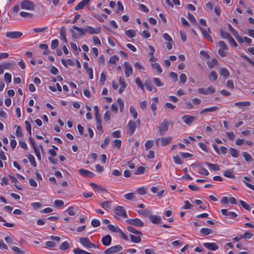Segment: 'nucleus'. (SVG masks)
I'll use <instances>...</instances> for the list:
<instances>
[{
  "instance_id": "dca6fc26",
  "label": "nucleus",
  "mask_w": 254,
  "mask_h": 254,
  "mask_svg": "<svg viewBox=\"0 0 254 254\" xmlns=\"http://www.w3.org/2000/svg\"><path fill=\"white\" fill-rule=\"evenodd\" d=\"M203 246L211 251H216L218 249V246L214 243H204Z\"/></svg>"
},
{
  "instance_id": "ddd939ff",
  "label": "nucleus",
  "mask_w": 254,
  "mask_h": 254,
  "mask_svg": "<svg viewBox=\"0 0 254 254\" xmlns=\"http://www.w3.org/2000/svg\"><path fill=\"white\" fill-rule=\"evenodd\" d=\"M195 117L190 115H184L182 117V120L187 125H190L195 120Z\"/></svg>"
},
{
  "instance_id": "72a5a7b5",
  "label": "nucleus",
  "mask_w": 254,
  "mask_h": 254,
  "mask_svg": "<svg viewBox=\"0 0 254 254\" xmlns=\"http://www.w3.org/2000/svg\"><path fill=\"white\" fill-rule=\"evenodd\" d=\"M126 35L129 38H132L136 36V32L134 30L129 29L126 31Z\"/></svg>"
},
{
  "instance_id": "338daca9",
  "label": "nucleus",
  "mask_w": 254,
  "mask_h": 254,
  "mask_svg": "<svg viewBox=\"0 0 254 254\" xmlns=\"http://www.w3.org/2000/svg\"><path fill=\"white\" fill-rule=\"evenodd\" d=\"M4 80L7 83H9L11 81V75L8 73H5L4 76Z\"/></svg>"
},
{
  "instance_id": "49530a36",
  "label": "nucleus",
  "mask_w": 254,
  "mask_h": 254,
  "mask_svg": "<svg viewBox=\"0 0 254 254\" xmlns=\"http://www.w3.org/2000/svg\"><path fill=\"white\" fill-rule=\"evenodd\" d=\"M0 221L3 222V225L6 227H13L14 226V225L12 223L6 222L5 220L1 216H0Z\"/></svg>"
},
{
  "instance_id": "ea45409f",
  "label": "nucleus",
  "mask_w": 254,
  "mask_h": 254,
  "mask_svg": "<svg viewBox=\"0 0 254 254\" xmlns=\"http://www.w3.org/2000/svg\"><path fill=\"white\" fill-rule=\"evenodd\" d=\"M144 85L146 86L147 89L149 91H151L153 89V86L151 81L147 80L144 83Z\"/></svg>"
},
{
  "instance_id": "69168bd1",
  "label": "nucleus",
  "mask_w": 254,
  "mask_h": 254,
  "mask_svg": "<svg viewBox=\"0 0 254 254\" xmlns=\"http://www.w3.org/2000/svg\"><path fill=\"white\" fill-rule=\"evenodd\" d=\"M111 201H105L102 203V207L104 209L110 208Z\"/></svg>"
},
{
  "instance_id": "0eeeda50",
  "label": "nucleus",
  "mask_w": 254,
  "mask_h": 254,
  "mask_svg": "<svg viewBox=\"0 0 254 254\" xmlns=\"http://www.w3.org/2000/svg\"><path fill=\"white\" fill-rule=\"evenodd\" d=\"M123 249V247L119 245L112 246L104 251L105 254H114L121 251Z\"/></svg>"
},
{
  "instance_id": "37998d69",
  "label": "nucleus",
  "mask_w": 254,
  "mask_h": 254,
  "mask_svg": "<svg viewBox=\"0 0 254 254\" xmlns=\"http://www.w3.org/2000/svg\"><path fill=\"white\" fill-rule=\"evenodd\" d=\"M135 83L137 85L139 88H140L143 91H144V88L143 84L139 77H137L135 79Z\"/></svg>"
},
{
  "instance_id": "58836bf2",
  "label": "nucleus",
  "mask_w": 254,
  "mask_h": 254,
  "mask_svg": "<svg viewBox=\"0 0 254 254\" xmlns=\"http://www.w3.org/2000/svg\"><path fill=\"white\" fill-rule=\"evenodd\" d=\"M137 212L141 215L146 216L148 215H149L151 213V211L147 209H145L138 210Z\"/></svg>"
},
{
  "instance_id": "774afa93",
  "label": "nucleus",
  "mask_w": 254,
  "mask_h": 254,
  "mask_svg": "<svg viewBox=\"0 0 254 254\" xmlns=\"http://www.w3.org/2000/svg\"><path fill=\"white\" fill-rule=\"evenodd\" d=\"M64 204V201L61 200H56L54 201V205L56 207H60Z\"/></svg>"
},
{
  "instance_id": "f3484780",
  "label": "nucleus",
  "mask_w": 254,
  "mask_h": 254,
  "mask_svg": "<svg viewBox=\"0 0 254 254\" xmlns=\"http://www.w3.org/2000/svg\"><path fill=\"white\" fill-rule=\"evenodd\" d=\"M148 217L150 221L153 224H157L161 222V218L160 216L154 215H149Z\"/></svg>"
},
{
  "instance_id": "79ce46f5",
  "label": "nucleus",
  "mask_w": 254,
  "mask_h": 254,
  "mask_svg": "<svg viewBox=\"0 0 254 254\" xmlns=\"http://www.w3.org/2000/svg\"><path fill=\"white\" fill-rule=\"evenodd\" d=\"M145 171V168L142 166H139L138 167L137 170L135 171L134 174L135 175H141L143 174Z\"/></svg>"
},
{
  "instance_id": "5701e85b",
  "label": "nucleus",
  "mask_w": 254,
  "mask_h": 254,
  "mask_svg": "<svg viewBox=\"0 0 254 254\" xmlns=\"http://www.w3.org/2000/svg\"><path fill=\"white\" fill-rule=\"evenodd\" d=\"M11 181L14 184V186L19 190H21L22 188L18 185V183H19L17 179L14 176L9 175H8Z\"/></svg>"
},
{
  "instance_id": "6ab92c4d",
  "label": "nucleus",
  "mask_w": 254,
  "mask_h": 254,
  "mask_svg": "<svg viewBox=\"0 0 254 254\" xmlns=\"http://www.w3.org/2000/svg\"><path fill=\"white\" fill-rule=\"evenodd\" d=\"M90 1V0H82L74 7V9L79 10L83 9L85 5L88 4Z\"/></svg>"
},
{
  "instance_id": "4468645a",
  "label": "nucleus",
  "mask_w": 254,
  "mask_h": 254,
  "mask_svg": "<svg viewBox=\"0 0 254 254\" xmlns=\"http://www.w3.org/2000/svg\"><path fill=\"white\" fill-rule=\"evenodd\" d=\"M78 172L81 175L85 177L92 178L94 176V174L91 171H88L84 169H80Z\"/></svg>"
},
{
  "instance_id": "e433bc0d",
  "label": "nucleus",
  "mask_w": 254,
  "mask_h": 254,
  "mask_svg": "<svg viewBox=\"0 0 254 254\" xmlns=\"http://www.w3.org/2000/svg\"><path fill=\"white\" fill-rule=\"evenodd\" d=\"M242 155L246 161L251 162L253 160L252 156L248 153L243 152H242Z\"/></svg>"
},
{
  "instance_id": "c756f323",
  "label": "nucleus",
  "mask_w": 254,
  "mask_h": 254,
  "mask_svg": "<svg viewBox=\"0 0 254 254\" xmlns=\"http://www.w3.org/2000/svg\"><path fill=\"white\" fill-rule=\"evenodd\" d=\"M220 34L223 39H226L228 40L230 37H231L230 34L225 31H224L223 29H221L220 30Z\"/></svg>"
},
{
  "instance_id": "603ef678",
  "label": "nucleus",
  "mask_w": 254,
  "mask_h": 254,
  "mask_svg": "<svg viewBox=\"0 0 254 254\" xmlns=\"http://www.w3.org/2000/svg\"><path fill=\"white\" fill-rule=\"evenodd\" d=\"M119 60V58L117 55H114L112 56L109 59V63L112 64H116L117 61Z\"/></svg>"
},
{
  "instance_id": "0e129e2a",
  "label": "nucleus",
  "mask_w": 254,
  "mask_h": 254,
  "mask_svg": "<svg viewBox=\"0 0 254 254\" xmlns=\"http://www.w3.org/2000/svg\"><path fill=\"white\" fill-rule=\"evenodd\" d=\"M218 45L220 47H221L223 50H228V47L225 44V43L223 41H220L218 42Z\"/></svg>"
},
{
  "instance_id": "6e6552de",
  "label": "nucleus",
  "mask_w": 254,
  "mask_h": 254,
  "mask_svg": "<svg viewBox=\"0 0 254 254\" xmlns=\"http://www.w3.org/2000/svg\"><path fill=\"white\" fill-rule=\"evenodd\" d=\"M197 91L200 94L203 95H207L209 93H213L215 92V89L211 86H209L207 88H199L197 89Z\"/></svg>"
},
{
  "instance_id": "a18cd8bd",
  "label": "nucleus",
  "mask_w": 254,
  "mask_h": 254,
  "mask_svg": "<svg viewBox=\"0 0 254 254\" xmlns=\"http://www.w3.org/2000/svg\"><path fill=\"white\" fill-rule=\"evenodd\" d=\"M200 232L204 235H208L211 233V230L203 228L200 229Z\"/></svg>"
},
{
  "instance_id": "393cba45",
  "label": "nucleus",
  "mask_w": 254,
  "mask_h": 254,
  "mask_svg": "<svg viewBox=\"0 0 254 254\" xmlns=\"http://www.w3.org/2000/svg\"><path fill=\"white\" fill-rule=\"evenodd\" d=\"M66 29L65 27H62L60 31V36L61 37V39L63 41H64L65 42H67L65 33H66Z\"/></svg>"
},
{
  "instance_id": "c9c22d12",
  "label": "nucleus",
  "mask_w": 254,
  "mask_h": 254,
  "mask_svg": "<svg viewBox=\"0 0 254 254\" xmlns=\"http://www.w3.org/2000/svg\"><path fill=\"white\" fill-rule=\"evenodd\" d=\"M230 153L233 157L237 158L239 156V151L236 149L230 148Z\"/></svg>"
},
{
  "instance_id": "423d86ee",
  "label": "nucleus",
  "mask_w": 254,
  "mask_h": 254,
  "mask_svg": "<svg viewBox=\"0 0 254 254\" xmlns=\"http://www.w3.org/2000/svg\"><path fill=\"white\" fill-rule=\"evenodd\" d=\"M171 140L172 137L171 136L163 137L157 138L156 143L157 145L160 144L162 146H165L171 142Z\"/></svg>"
},
{
  "instance_id": "6e6d98bb",
  "label": "nucleus",
  "mask_w": 254,
  "mask_h": 254,
  "mask_svg": "<svg viewBox=\"0 0 254 254\" xmlns=\"http://www.w3.org/2000/svg\"><path fill=\"white\" fill-rule=\"evenodd\" d=\"M153 145V143L152 141L148 140L146 141V142L145 143V146L146 150H148L150 148H151Z\"/></svg>"
},
{
  "instance_id": "a211bd4d",
  "label": "nucleus",
  "mask_w": 254,
  "mask_h": 254,
  "mask_svg": "<svg viewBox=\"0 0 254 254\" xmlns=\"http://www.w3.org/2000/svg\"><path fill=\"white\" fill-rule=\"evenodd\" d=\"M101 242L105 246H109L112 242V238L109 235H107L102 238Z\"/></svg>"
},
{
  "instance_id": "2f4dec72",
  "label": "nucleus",
  "mask_w": 254,
  "mask_h": 254,
  "mask_svg": "<svg viewBox=\"0 0 254 254\" xmlns=\"http://www.w3.org/2000/svg\"><path fill=\"white\" fill-rule=\"evenodd\" d=\"M217 60L213 58L211 61H208L207 64L209 68H212L218 64Z\"/></svg>"
},
{
  "instance_id": "1a4fd4ad",
  "label": "nucleus",
  "mask_w": 254,
  "mask_h": 254,
  "mask_svg": "<svg viewBox=\"0 0 254 254\" xmlns=\"http://www.w3.org/2000/svg\"><path fill=\"white\" fill-rule=\"evenodd\" d=\"M125 67V73L127 77H129L133 73V70L131 65L127 62H125L124 64Z\"/></svg>"
},
{
  "instance_id": "7ed1b4c3",
  "label": "nucleus",
  "mask_w": 254,
  "mask_h": 254,
  "mask_svg": "<svg viewBox=\"0 0 254 254\" xmlns=\"http://www.w3.org/2000/svg\"><path fill=\"white\" fill-rule=\"evenodd\" d=\"M21 8L29 10H33L35 7V3L29 0H24L20 3Z\"/></svg>"
},
{
  "instance_id": "c85d7f7f",
  "label": "nucleus",
  "mask_w": 254,
  "mask_h": 254,
  "mask_svg": "<svg viewBox=\"0 0 254 254\" xmlns=\"http://www.w3.org/2000/svg\"><path fill=\"white\" fill-rule=\"evenodd\" d=\"M234 105L235 106H241V107H245V106H249L251 105L250 101H243V102H235L234 103Z\"/></svg>"
},
{
  "instance_id": "8fccbe9b",
  "label": "nucleus",
  "mask_w": 254,
  "mask_h": 254,
  "mask_svg": "<svg viewBox=\"0 0 254 254\" xmlns=\"http://www.w3.org/2000/svg\"><path fill=\"white\" fill-rule=\"evenodd\" d=\"M108 229L113 232H118V229H119L118 227H115L112 224H109L107 226Z\"/></svg>"
},
{
  "instance_id": "473e14b6",
  "label": "nucleus",
  "mask_w": 254,
  "mask_h": 254,
  "mask_svg": "<svg viewBox=\"0 0 254 254\" xmlns=\"http://www.w3.org/2000/svg\"><path fill=\"white\" fill-rule=\"evenodd\" d=\"M73 252L75 254H92V253L86 252L79 248H75L73 250Z\"/></svg>"
},
{
  "instance_id": "680f3d73",
  "label": "nucleus",
  "mask_w": 254,
  "mask_h": 254,
  "mask_svg": "<svg viewBox=\"0 0 254 254\" xmlns=\"http://www.w3.org/2000/svg\"><path fill=\"white\" fill-rule=\"evenodd\" d=\"M240 203L244 208H245V209H246L247 210H250L251 207H250V205L248 204H247V203H246L245 201H244L243 200H240Z\"/></svg>"
},
{
  "instance_id": "2eb2a0df",
  "label": "nucleus",
  "mask_w": 254,
  "mask_h": 254,
  "mask_svg": "<svg viewBox=\"0 0 254 254\" xmlns=\"http://www.w3.org/2000/svg\"><path fill=\"white\" fill-rule=\"evenodd\" d=\"M90 185L94 190L95 191L98 192H103L107 191V190L105 188L98 186L94 183L91 182L90 183Z\"/></svg>"
},
{
  "instance_id": "3c124183",
  "label": "nucleus",
  "mask_w": 254,
  "mask_h": 254,
  "mask_svg": "<svg viewBox=\"0 0 254 254\" xmlns=\"http://www.w3.org/2000/svg\"><path fill=\"white\" fill-rule=\"evenodd\" d=\"M20 15L23 17L32 18L33 17V14L32 13L24 11H21L20 13Z\"/></svg>"
},
{
  "instance_id": "9d476101",
  "label": "nucleus",
  "mask_w": 254,
  "mask_h": 254,
  "mask_svg": "<svg viewBox=\"0 0 254 254\" xmlns=\"http://www.w3.org/2000/svg\"><path fill=\"white\" fill-rule=\"evenodd\" d=\"M136 127V123L134 121H129L127 126V132L130 135H132L135 131Z\"/></svg>"
},
{
  "instance_id": "c03bdc74",
  "label": "nucleus",
  "mask_w": 254,
  "mask_h": 254,
  "mask_svg": "<svg viewBox=\"0 0 254 254\" xmlns=\"http://www.w3.org/2000/svg\"><path fill=\"white\" fill-rule=\"evenodd\" d=\"M151 65L154 69H156L159 73L162 71V68L158 63L152 64Z\"/></svg>"
},
{
  "instance_id": "f8f14e48",
  "label": "nucleus",
  "mask_w": 254,
  "mask_h": 254,
  "mask_svg": "<svg viewBox=\"0 0 254 254\" xmlns=\"http://www.w3.org/2000/svg\"><path fill=\"white\" fill-rule=\"evenodd\" d=\"M85 32L90 34H99L101 32V28H93L90 26H87L85 27Z\"/></svg>"
},
{
  "instance_id": "5fc2aeb1",
  "label": "nucleus",
  "mask_w": 254,
  "mask_h": 254,
  "mask_svg": "<svg viewBox=\"0 0 254 254\" xmlns=\"http://www.w3.org/2000/svg\"><path fill=\"white\" fill-rule=\"evenodd\" d=\"M28 158L29 161L30 162V163L32 164V165H33V166L36 167L37 164L35 162L34 157L33 155L30 154L28 156Z\"/></svg>"
},
{
  "instance_id": "e2e57ef3",
  "label": "nucleus",
  "mask_w": 254,
  "mask_h": 254,
  "mask_svg": "<svg viewBox=\"0 0 254 254\" xmlns=\"http://www.w3.org/2000/svg\"><path fill=\"white\" fill-rule=\"evenodd\" d=\"M110 141V137L109 136L106 137L104 140L103 143L101 144V147L103 148H105L106 146L108 144L109 142Z\"/></svg>"
},
{
  "instance_id": "864d4df0",
  "label": "nucleus",
  "mask_w": 254,
  "mask_h": 254,
  "mask_svg": "<svg viewBox=\"0 0 254 254\" xmlns=\"http://www.w3.org/2000/svg\"><path fill=\"white\" fill-rule=\"evenodd\" d=\"M91 225L94 227H97L100 226L101 223L98 219H93L91 221Z\"/></svg>"
},
{
  "instance_id": "a19ab883",
  "label": "nucleus",
  "mask_w": 254,
  "mask_h": 254,
  "mask_svg": "<svg viewBox=\"0 0 254 254\" xmlns=\"http://www.w3.org/2000/svg\"><path fill=\"white\" fill-rule=\"evenodd\" d=\"M15 127H17L16 130V134L18 137H22L23 136V133L22 132V128L19 126L15 125Z\"/></svg>"
},
{
  "instance_id": "13d9d810",
  "label": "nucleus",
  "mask_w": 254,
  "mask_h": 254,
  "mask_svg": "<svg viewBox=\"0 0 254 254\" xmlns=\"http://www.w3.org/2000/svg\"><path fill=\"white\" fill-rule=\"evenodd\" d=\"M106 79V76L104 72H102L100 75V83L101 85H103L104 84L105 81Z\"/></svg>"
},
{
  "instance_id": "7c9ffc66",
  "label": "nucleus",
  "mask_w": 254,
  "mask_h": 254,
  "mask_svg": "<svg viewBox=\"0 0 254 254\" xmlns=\"http://www.w3.org/2000/svg\"><path fill=\"white\" fill-rule=\"evenodd\" d=\"M205 164L210 167L212 170L218 171L220 170L219 166L216 164H212L210 163L206 162Z\"/></svg>"
},
{
  "instance_id": "a878e982",
  "label": "nucleus",
  "mask_w": 254,
  "mask_h": 254,
  "mask_svg": "<svg viewBox=\"0 0 254 254\" xmlns=\"http://www.w3.org/2000/svg\"><path fill=\"white\" fill-rule=\"evenodd\" d=\"M127 229L129 232L132 233L134 234L135 235H142V234L140 231L135 229V228H134L133 227H132L131 226H127Z\"/></svg>"
},
{
  "instance_id": "4c0bfd02",
  "label": "nucleus",
  "mask_w": 254,
  "mask_h": 254,
  "mask_svg": "<svg viewBox=\"0 0 254 254\" xmlns=\"http://www.w3.org/2000/svg\"><path fill=\"white\" fill-rule=\"evenodd\" d=\"M218 77L217 74L215 71H212L209 75V78L210 80L215 81Z\"/></svg>"
},
{
  "instance_id": "052dcab7",
  "label": "nucleus",
  "mask_w": 254,
  "mask_h": 254,
  "mask_svg": "<svg viewBox=\"0 0 254 254\" xmlns=\"http://www.w3.org/2000/svg\"><path fill=\"white\" fill-rule=\"evenodd\" d=\"M120 235V237L126 241H128L127 236L120 229H118V232Z\"/></svg>"
},
{
  "instance_id": "bf43d9fd",
  "label": "nucleus",
  "mask_w": 254,
  "mask_h": 254,
  "mask_svg": "<svg viewBox=\"0 0 254 254\" xmlns=\"http://www.w3.org/2000/svg\"><path fill=\"white\" fill-rule=\"evenodd\" d=\"M188 18L191 22L193 23L194 24L196 23L195 17L193 16L192 14H191L190 12L188 13Z\"/></svg>"
},
{
  "instance_id": "f03ea898",
  "label": "nucleus",
  "mask_w": 254,
  "mask_h": 254,
  "mask_svg": "<svg viewBox=\"0 0 254 254\" xmlns=\"http://www.w3.org/2000/svg\"><path fill=\"white\" fill-rule=\"evenodd\" d=\"M169 125V121L167 119L164 120L163 122L160 124L158 127V133L160 135H163L167 132Z\"/></svg>"
},
{
  "instance_id": "aec40b11",
  "label": "nucleus",
  "mask_w": 254,
  "mask_h": 254,
  "mask_svg": "<svg viewBox=\"0 0 254 254\" xmlns=\"http://www.w3.org/2000/svg\"><path fill=\"white\" fill-rule=\"evenodd\" d=\"M222 213L226 216H229L230 218H235L237 216V214L232 211H228L226 209H221Z\"/></svg>"
},
{
  "instance_id": "bb28decb",
  "label": "nucleus",
  "mask_w": 254,
  "mask_h": 254,
  "mask_svg": "<svg viewBox=\"0 0 254 254\" xmlns=\"http://www.w3.org/2000/svg\"><path fill=\"white\" fill-rule=\"evenodd\" d=\"M220 74L221 76L226 78L229 76L230 72L226 68L223 67L220 71Z\"/></svg>"
},
{
  "instance_id": "cd10ccee",
  "label": "nucleus",
  "mask_w": 254,
  "mask_h": 254,
  "mask_svg": "<svg viewBox=\"0 0 254 254\" xmlns=\"http://www.w3.org/2000/svg\"><path fill=\"white\" fill-rule=\"evenodd\" d=\"M218 109V107L217 106H213L212 107L204 109L200 112V114H202L206 112H212L215 111Z\"/></svg>"
},
{
  "instance_id": "de8ad7c7",
  "label": "nucleus",
  "mask_w": 254,
  "mask_h": 254,
  "mask_svg": "<svg viewBox=\"0 0 254 254\" xmlns=\"http://www.w3.org/2000/svg\"><path fill=\"white\" fill-rule=\"evenodd\" d=\"M117 102L120 107V111L122 112L124 110V102L121 98H118Z\"/></svg>"
},
{
  "instance_id": "f257e3e1",
  "label": "nucleus",
  "mask_w": 254,
  "mask_h": 254,
  "mask_svg": "<svg viewBox=\"0 0 254 254\" xmlns=\"http://www.w3.org/2000/svg\"><path fill=\"white\" fill-rule=\"evenodd\" d=\"M73 28L78 32V33H76L71 29L69 30V32L71 34L72 37L74 38L78 39L81 36H83L85 33V28L83 29L76 26H73Z\"/></svg>"
},
{
  "instance_id": "4be33fe9",
  "label": "nucleus",
  "mask_w": 254,
  "mask_h": 254,
  "mask_svg": "<svg viewBox=\"0 0 254 254\" xmlns=\"http://www.w3.org/2000/svg\"><path fill=\"white\" fill-rule=\"evenodd\" d=\"M80 243L82 244L84 246L87 248H89V246H90L91 242L89 241V240L87 238L82 237L80 238L79 239Z\"/></svg>"
},
{
  "instance_id": "f704fd0d",
  "label": "nucleus",
  "mask_w": 254,
  "mask_h": 254,
  "mask_svg": "<svg viewBox=\"0 0 254 254\" xmlns=\"http://www.w3.org/2000/svg\"><path fill=\"white\" fill-rule=\"evenodd\" d=\"M70 247V245L67 242H64L61 244L60 247V249L61 250H66Z\"/></svg>"
},
{
  "instance_id": "09e8293b",
  "label": "nucleus",
  "mask_w": 254,
  "mask_h": 254,
  "mask_svg": "<svg viewBox=\"0 0 254 254\" xmlns=\"http://www.w3.org/2000/svg\"><path fill=\"white\" fill-rule=\"evenodd\" d=\"M129 111L130 113L132 114L133 118L134 119H136L137 117V113L135 109L133 107L130 106L129 108Z\"/></svg>"
},
{
  "instance_id": "b1692460",
  "label": "nucleus",
  "mask_w": 254,
  "mask_h": 254,
  "mask_svg": "<svg viewBox=\"0 0 254 254\" xmlns=\"http://www.w3.org/2000/svg\"><path fill=\"white\" fill-rule=\"evenodd\" d=\"M223 175L227 178L233 179L235 176L233 174V171L231 169H228L225 171L223 173Z\"/></svg>"
},
{
  "instance_id": "4d7b16f0",
  "label": "nucleus",
  "mask_w": 254,
  "mask_h": 254,
  "mask_svg": "<svg viewBox=\"0 0 254 254\" xmlns=\"http://www.w3.org/2000/svg\"><path fill=\"white\" fill-rule=\"evenodd\" d=\"M154 83L157 86H162L163 85V83L158 78H154L153 79Z\"/></svg>"
},
{
  "instance_id": "39448f33",
  "label": "nucleus",
  "mask_w": 254,
  "mask_h": 254,
  "mask_svg": "<svg viewBox=\"0 0 254 254\" xmlns=\"http://www.w3.org/2000/svg\"><path fill=\"white\" fill-rule=\"evenodd\" d=\"M126 222L137 227H141L144 225V223L138 218L127 219Z\"/></svg>"
},
{
  "instance_id": "9b49d317",
  "label": "nucleus",
  "mask_w": 254,
  "mask_h": 254,
  "mask_svg": "<svg viewBox=\"0 0 254 254\" xmlns=\"http://www.w3.org/2000/svg\"><path fill=\"white\" fill-rule=\"evenodd\" d=\"M22 35V33L19 31L7 32L6 36L10 39H18Z\"/></svg>"
},
{
  "instance_id": "20e7f679",
  "label": "nucleus",
  "mask_w": 254,
  "mask_h": 254,
  "mask_svg": "<svg viewBox=\"0 0 254 254\" xmlns=\"http://www.w3.org/2000/svg\"><path fill=\"white\" fill-rule=\"evenodd\" d=\"M115 214L118 216L127 218V215L124 207L122 206H117L114 209Z\"/></svg>"
},
{
  "instance_id": "412c9836",
  "label": "nucleus",
  "mask_w": 254,
  "mask_h": 254,
  "mask_svg": "<svg viewBox=\"0 0 254 254\" xmlns=\"http://www.w3.org/2000/svg\"><path fill=\"white\" fill-rule=\"evenodd\" d=\"M142 236V235H133L132 234H129L130 240L134 243H138L140 242V241L141 240V237Z\"/></svg>"
}]
</instances>
